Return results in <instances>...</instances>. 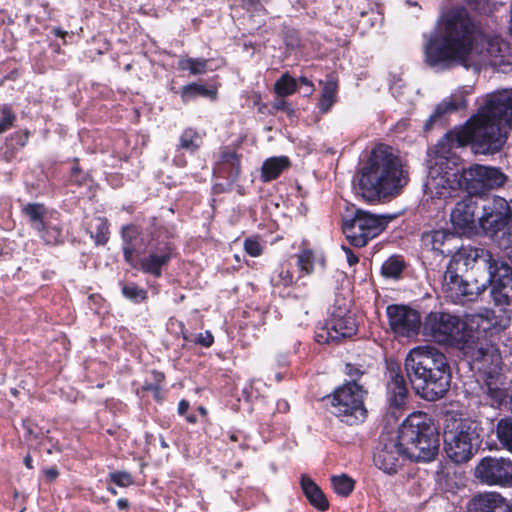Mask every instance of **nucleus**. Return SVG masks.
Returning a JSON list of instances; mask_svg holds the SVG:
<instances>
[{
    "label": "nucleus",
    "mask_w": 512,
    "mask_h": 512,
    "mask_svg": "<svg viewBox=\"0 0 512 512\" xmlns=\"http://www.w3.org/2000/svg\"><path fill=\"white\" fill-rule=\"evenodd\" d=\"M423 335L440 345L458 347L469 360L472 369L484 378L481 387V401L491 407L500 406L508 396L501 371V357L498 349L485 340L465 338L464 322L459 316L443 311H432L422 324Z\"/></svg>",
    "instance_id": "obj_1"
},
{
    "label": "nucleus",
    "mask_w": 512,
    "mask_h": 512,
    "mask_svg": "<svg viewBox=\"0 0 512 512\" xmlns=\"http://www.w3.org/2000/svg\"><path fill=\"white\" fill-rule=\"evenodd\" d=\"M512 117V90L486 95L478 111L464 125L445 134L435 147V155H455L452 150L469 146L474 154H494L505 144L501 122Z\"/></svg>",
    "instance_id": "obj_2"
},
{
    "label": "nucleus",
    "mask_w": 512,
    "mask_h": 512,
    "mask_svg": "<svg viewBox=\"0 0 512 512\" xmlns=\"http://www.w3.org/2000/svg\"><path fill=\"white\" fill-rule=\"evenodd\" d=\"M484 39L463 8L443 14L437 29L427 38L424 46L425 62L433 68L445 69L455 64L469 67L479 62V45Z\"/></svg>",
    "instance_id": "obj_3"
},
{
    "label": "nucleus",
    "mask_w": 512,
    "mask_h": 512,
    "mask_svg": "<svg viewBox=\"0 0 512 512\" xmlns=\"http://www.w3.org/2000/svg\"><path fill=\"white\" fill-rule=\"evenodd\" d=\"M506 180L500 168L481 164L464 168L460 167L458 156L438 154L429 167L424 188L431 199L439 201V206H444L461 190L472 197L482 196L503 186Z\"/></svg>",
    "instance_id": "obj_4"
},
{
    "label": "nucleus",
    "mask_w": 512,
    "mask_h": 512,
    "mask_svg": "<svg viewBox=\"0 0 512 512\" xmlns=\"http://www.w3.org/2000/svg\"><path fill=\"white\" fill-rule=\"evenodd\" d=\"M438 450L439 434L431 418L423 412H413L401 424L398 436L377 450L373 461L379 470L394 475L406 459L431 461Z\"/></svg>",
    "instance_id": "obj_5"
},
{
    "label": "nucleus",
    "mask_w": 512,
    "mask_h": 512,
    "mask_svg": "<svg viewBox=\"0 0 512 512\" xmlns=\"http://www.w3.org/2000/svg\"><path fill=\"white\" fill-rule=\"evenodd\" d=\"M356 191L368 202L398 195L409 181L408 171L392 147L379 144L355 177Z\"/></svg>",
    "instance_id": "obj_6"
},
{
    "label": "nucleus",
    "mask_w": 512,
    "mask_h": 512,
    "mask_svg": "<svg viewBox=\"0 0 512 512\" xmlns=\"http://www.w3.org/2000/svg\"><path fill=\"white\" fill-rule=\"evenodd\" d=\"M405 369L416 394L427 401L445 396L451 372L447 357L431 345L412 348L405 358Z\"/></svg>",
    "instance_id": "obj_7"
},
{
    "label": "nucleus",
    "mask_w": 512,
    "mask_h": 512,
    "mask_svg": "<svg viewBox=\"0 0 512 512\" xmlns=\"http://www.w3.org/2000/svg\"><path fill=\"white\" fill-rule=\"evenodd\" d=\"M122 237L125 261L143 273L160 277L175 250L167 230L154 227L149 235L140 238L136 227L126 226L122 229Z\"/></svg>",
    "instance_id": "obj_8"
},
{
    "label": "nucleus",
    "mask_w": 512,
    "mask_h": 512,
    "mask_svg": "<svg viewBox=\"0 0 512 512\" xmlns=\"http://www.w3.org/2000/svg\"><path fill=\"white\" fill-rule=\"evenodd\" d=\"M482 429L470 419L450 418L444 429V451L455 463L469 461L481 445Z\"/></svg>",
    "instance_id": "obj_9"
},
{
    "label": "nucleus",
    "mask_w": 512,
    "mask_h": 512,
    "mask_svg": "<svg viewBox=\"0 0 512 512\" xmlns=\"http://www.w3.org/2000/svg\"><path fill=\"white\" fill-rule=\"evenodd\" d=\"M365 393L355 379L344 383L327 397L330 401L331 413L348 425L363 422L367 415L364 406Z\"/></svg>",
    "instance_id": "obj_10"
},
{
    "label": "nucleus",
    "mask_w": 512,
    "mask_h": 512,
    "mask_svg": "<svg viewBox=\"0 0 512 512\" xmlns=\"http://www.w3.org/2000/svg\"><path fill=\"white\" fill-rule=\"evenodd\" d=\"M385 225L380 216L358 209L352 217L343 219L342 230L352 246L362 248L376 238Z\"/></svg>",
    "instance_id": "obj_11"
},
{
    "label": "nucleus",
    "mask_w": 512,
    "mask_h": 512,
    "mask_svg": "<svg viewBox=\"0 0 512 512\" xmlns=\"http://www.w3.org/2000/svg\"><path fill=\"white\" fill-rule=\"evenodd\" d=\"M474 477L487 486L512 487V461L504 457H483L474 468Z\"/></svg>",
    "instance_id": "obj_12"
},
{
    "label": "nucleus",
    "mask_w": 512,
    "mask_h": 512,
    "mask_svg": "<svg viewBox=\"0 0 512 512\" xmlns=\"http://www.w3.org/2000/svg\"><path fill=\"white\" fill-rule=\"evenodd\" d=\"M357 332V323L354 316L347 310L338 308L326 323L315 334L318 343H329L350 338Z\"/></svg>",
    "instance_id": "obj_13"
},
{
    "label": "nucleus",
    "mask_w": 512,
    "mask_h": 512,
    "mask_svg": "<svg viewBox=\"0 0 512 512\" xmlns=\"http://www.w3.org/2000/svg\"><path fill=\"white\" fill-rule=\"evenodd\" d=\"M459 270L447 267L442 280V292L453 303L472 301L485 290V285L469 283L459 274Z\"/></svg>",
    "instance_id": "obj_14"
},
{
    "label": "nucleus",
    "mask_w": 512,
    "mask_h": 512,
    "mask_svg": "<svg viewBox=\"0 0 512 512\" xmlns=\"http://www.w3.org/2000/svg\"><path fill=\"white\" fill-rule=\"evenodd\" d=\"M488 274L494 303L498 306L510 305L512 303V267L497 258L493 264H490Z\"/></svg>",
    "instance_id": "obj_15"
},
{
    "label": "nucleus",
    "mask_w": 512,
    "mask_h": 512,
    "mask_svg": "<svg viewBox=\"0 0 512 512\" xmlns=\"http://www.w3.org/2000/svg\"><path fill=\"white\" fill-rule=\"evenodd\" d=\"M478 202L470 195L457 201L450 213V222L454 231L460 235H473L477 232Z\"/></svg>",
    "instance_id": "obj_16"
},
{
    "label": "nucleus",
    "mask_w": 512,
    "mask_h": 512,
    "mask_svg": "<svg viewBox=\"0 0 512 512\" xmlns=\"http://www.w3.org/2000/svg\"><path fill=\"white\" fill-rule=\"evenodd\" d=\"M387 316L392 331L399 336H415L423 324L419 312L405 305L388 306Z\"/></svg>",
    "instance_id": "obj_17"
},
{
    "label": "nucleus",
    "mask_w": 512,
    "mask_h": 512,
    "mask_svg": "<svg viewBox=\"0 0 512 512\" xmlns=\"http://www.w3.org/2000/svg\"><path fill=\"white\" fill-rule=\"evenodd\" d=\"M477 260H481L488 271L490 264H493L497 258H495L491 252L483 248L461 246L452 255L447 267L464 271L472 267Z\"/></svg>",
    "instance_id": "obj_18"
},
{
    "label": "nucleus",
    "mask_w": 512,
    "mask_h": 512,
    "mask_svg": "<svg viewBox=\"0 0 512 512\" xmlns=\"http://www.w3.org/2000/svg\"><path fill=\"white\" fill-rule=\"evenodd\" d=\"M504 497L497 492H484L474 495L467 503V512H507Z\"/></svg>",
    "instance_id": "obj_19"
},
{
    "label": "nucleus",
    "mask_w": 512,
    "mask_h": 512,
    "mask_svg": "<svg viewBox=\"0 0 512 512\" xmlns=\"http://www.w3.org/2000/svg\"><path fill=\"white\" fill-rule=\"evenodd\" d=\"M486 54L492 66L505 71L512 68V47L500 38H493L487 42Z\"/></svg>",
    "instance_id": "obj_20"
},
{
    "label": "nucleus",
    "mask_w": 512,
    "mask_h": 512,
    "mask_svg": "<svg viewBox=\"0 0 512 512\" xmlns=\"http://www.w3.org/2000/svg\"><path fill=\"white\" fill-rule=\"evenodd\" d=\"M240 155L229 147L220 151L219 160L214 169L221 177L236 181L241 173Z\"/></svg>",
    "instance_id": "obj_21"
},
{
    "label": "nucleus",
    "mask_w": 512,
    "mask_h": 512,
    "mask_svg": "<svg viewBox=\"0 0 512 512\" xmlns=\"http://www.w3.org/2000/svg\"><path fill=\"white\" fill-rule=\"evenodd\" d=\"M470 91L466 87H461L453 92L449 97L443 99L435 108L434 113L429 117L428 125H432L440 120L445 114L455 112L466 106V95Z\"/></svg>",
    "instance_id": "obj_22"
},
{
    "label": "nucleus",
    "mask_w": 512,
    "mask_h": 512,
    "mask_svg": "<svg viewBox=\"0 0 512 512\" xmlns=\"http://www.w3.org/2000/svg\"><path fill=\"white\" fill-rule=\"evenodd\" d=\"M300 484L304 495L312 506L320 511H326L328 509L329 503L327 498L311 478L303 475Z\"/></svg>",
    "instance_id": "obj_23"
},
{
    "label": "nucleus",
    "mask_w": 512,
    "mask_h": 512,
    "mask_svg": "<svg viewBox=\"0 0 512 512\" xmlns=\"http://www.w3.org/2000/svg\"><path fill=\"white\" fill-rule=\"evenodd\" d=\"M289 166L290 161L286 156L270 157L266 159L261 167L262 181L270 182L277 179Z\"/></svg>",
    "instance_id": "obj_24"
},
{
    "label": "nucleus",
    "mask_w": 512,
    "mask_h": 512,
    "mask_svg": "<svg viewBox=\"0 0 512 512\" xmlns=\"http://www.w3.org/2000/svg\"><path fill=\"white\" fill-rule=\"evenodd\" d=\"M407 394L408 391L403 376L393 374L391 380L387 383L389 403L394 407H401L405 404Z\"/></svg>",
    "instance_id": "obj_25"
},
{
    "label": "nucleus",
    "mask_w": 512,
    "mask_h": 512,
    "mask_svg": "<svg viewBox=\"0 0 512 512\" xmlns=\"http://www.w3.org/2000/svg\"><path fill=\"white\" fill-rule=\"evenodd\" d=\"M481 322L486 321L487 326L483 330L500 331L506 329L510 324V316L506 310L499 309L498 311L485 309L482 313L476 316Z\"/></svg>",
    "instance_id": "obj_26"
},
{
    "label": "nucleus",
    "mask_w": 512,
    "mask_h": 512,
    "mask_svg": "<svg viewBox=\"0 0 512 512\" xmlns=\"http://www.w3.org/2000/svg\"><path fill=\"white\" fill-rule=\"evenodd\" d=\"M337 91V80L333 77H328L323 83V89L318 103V107L322 113H327L335 104Z\"/></svg>",
    "instance_id": "obj_27"
},
{
    "label": "nucleus",
    "mask_w": 512,
    "mask_h": 512,
    "mask_svg": "<svg viewBox=\"0 0 512 512\" xmlns=\"http://www.w3.org/2000/svg\"><path fill=\"white\" fill-rule=\"evenodd\" d=\"M86 230L96 244L103 245L108 241L109 229L106 219L94 217L86 223Z\"/></svg>",
    "instance_id": "obj_28"
},
{
    "label": "nucleus",
    "mask_w": 512,
    "mask_h": 512,
    "mask_svg": "<svg viewBox=\"0 0 512 512\" xmlns=\"http://www.w3.org/2000/svg\"><path fill=\"white\" fill-rule=\"evenodd\" d=\"M198 96L215 100L217 98V90L215 88H207L206 86L197 83L185 85L181 90V98L183 102H188Z\"/></svg>",
    "instance_id": "obj_29"
},
{
    "label": "nucleus",
    "mask_w": 512,
    "mask_h": 512,
    "mask_svg": "<svg viewBox=\"0 0 512 512\" xmlns=\"http://www.w3.org/2000/svg\"><path fill=\"white\" fill-rule=\"evenodd\" d=\"M24 213L28 216L31 226L35 230H43L44 223L48 220L45 207L41 204H27Z\"/></svg>",
    "instance_id": "obj_30"
},
{
    "label": "nucleus",
    "mask_w": 512,
    "mask_h": 512,
    "mask_svg": "<svg viewBox=\"0 0 512 512\" xmlns=\"http://www.w3.org/2000/svg\"><path fill=\"white\" fill-rule=\"evenodd\" d=\"M449 236L444 230H433L424 233L421 241L425 248L443 253L442 247Z\"/></svg>",
    "instance_id": "obj_31"
},
{
    "label": "nucleus",
    "mask_w": 512,
    "mask_h": 512,
    "mask_svg": "<svg viewBox=\"0 0 512 512\" xmlns=\"http://www.w3.org/2000/svg\"><path fill=\"white\" fill-rule=\"evenodd\" d=\"M496 436L502 447L512 453V417L502 418L498 421Z\"/></svg>",
    "instance_id": "obj_32"
},
{
    "label": "nucleus",
    "mask_w": 512,
    "mask_h": 512,
    "mask_svg": "<svg viewBox=\"0 0 512 512\" xmlns=\"http://www.w3.org/2000/svg\"><path fill=\"white\" fill-rule=\"evenodd\" d=\"M405 268V262L401 256L393 255L389 257L381 267V273L386 278L397 279L401 276Z\"/></svg>",
    "instance_id": "obj_33"
},
{
    "label": "nucleus",
    "mask_w": 512,
    "mask_h": 512,
    "mask_svg": "<svg viewBox=\"0 0 512 512\" xmlns=\"http://www.w3.org/2000/svg\"><path fill=\"white\" fill-rule=\"evenodd\" d=\"M298 82L288 73L283 74L274 84V91L278 97L284 98L297 90Z\"/></svg>",
    "instance_id": "obj_34"
},
{
    "label": "nucleus",
    "mask_w": 512,
    "mask_h": 512,
    "mask_svg": "<svg viewBox=\"0 0 512 512\" xmlns=\"http://www.w3.org/2000/svg\"><path fill=\"white\" fill-rule=\"evenodd\" d=\"M202 138L200 134L192 128L185 129L179 139L178 147L181 149L195 152L201 145Z\"/></svg>",
    "instance_id": "obj_35"
},
{
    "label": "nucleus",
    "mask_w": 512,
    "mask_h": 512,
    "mask_svg": "<svg viewBox=\"0 0 512 512\" xmlns=\"http://www.w3.org/2000/svg\"><path fill=\"white\" fill-rule=\"evenodd\" d=\"M208 60L203 58H184L179 61V68L188 70L192 75L206 73Z\"/></svg>",
    "instance_id": "obj_36"
},
{
    "label": "nucleus",
    "mask_w": 512,
    "mask_h": 512,
    "mask_svg": "<svg viewBox=\"0 0 512 512\" xmlns=\"http://www.w3.org/2000/svg\"><path fill=\"white\" fill-rule=\"evenodd\" d=\"M331 482L335 493L343 497L350 495L355 486L354 480L344 474L333 476Z\"/></svg>",
    "instance_id": "obj_37"
},
{
    "label": "nucleus",
    "mask_w": 512,
    "mask_h": 512,
    "mask_svg": "<svg viewBox=\"0 0 512 512\" xmlns=\"http://www.w3.org/2000/svg\"><path fill=\"white\" fill-rule=\"evenodd\" d=\"M40 237L47 244H56L59 242L61 237V229L58 224L53 223L50 219H48L44 223L43 230H36Z\"/></svg>",
    "instance_id": "obj_38"
},
{
    "label": "nucleus",
    "mask_w": 512,
    "mask_h": 512,
    "mask_svg": "<svg viewBox=\"0 0 512 512\" xmlns=\"http://www.w3.org/2000/svg\"><path fill=\"white\" fill-rule=\"evenodd\" d=\"M297 266L301 273L308 275L314 269V254L310 249H303L297 255Z\"/></svg>",
    "instance_id": "obj_39"
},
{
    "label": "nucleus",
    "mask_w": 512,
    "mask_h": 512,
    "mask_svg": "<svg viewBox=\"0 0 512 512\" xmlns=\"http://www.w3.org/2000/svg\"><path fill=\"white\" fill-rule=\"evenodd\" d=\"M271 283L274 286L287 287L293 283V275L287 267L280 266L273 272Z\"/></svg>",
    "instance_id": "obj_40"
},
{
    "label": "nucleus",
    "mask_w": 512,
    "mask_h": 512,
    "mask_svg": "<svg viewBox=\"0 0 512 512\" xmlns=\"http://www.w3.org/2000/svg\"><path fill=\"white\" fill-rule=\"evenodd\" d=\"M123 295L135 303L143 302L147 299V291L136 284H127L122 288Z\"/></svg>",
    "instance_id": "obj_41"
},
{
    "label": "nucleus",
    "mask_w": 512,
    "mask_h": 512,
    "mask_svg": "<svg viewBox=\"0 0 512 512\" xmlns=\"http://www.w3.org/2000/svg\"><path fill=\"white\" fill-rule=\"evenodd\" d=\"M109 479L112 483L119 487H128L133 484V478L130 473L126 471H114L109 474Z\"/></svg>",
    "instance_id": "obj_42"
},
{
    "label": "nucleus",
    "mask_w": 512,
    "mask_h": 512,
    "mask_svg": "<svg viewBox=\"0 0 512 512\" xmlns=\"http://www.w3.org/2000/svg\"><path fill=\"white\" fill-rule=\"evenodd\" d=\"M244 249L252 257H258L262 254L263 247L257 238H247L244 241Z\"/></svg>",
    "instance_id": "obj_43"
},
{
    "label": "nucleus",
    "mask_w": 512,
    "mask_h": 512,
    "mask_svg": "<svg viewBox=\"0 0 512 512\" xmlns=\"http://www.w3.org/2000/svg\"><path fill=\"white\" fill-rule=\"evenodd\" d=\"M0 112H1V120L0 121L4 122L5 125L7 124L10 127H12L13 122L16 117H15L14 113L12 112L11 108L7 105H4L1 107Z\"/></svg>",
    "instance_id": "obj_44"
},
{
    "label": "nucleus",
    "mask_w": 512,
    "mask_h": 512,
    "mask_svg": "<svg viewBox=\"0 0 512 512\" xmlns=\"http://www.w3.org/2000/svg\"><path fill=\"white\" fill-rule=\"evenodd\" d=\"M214 342V337L210 331H205L204 333H200L196 339V343L208 348Z\"/></svg>",
    "instance_id": "obj_45"
},
{
    "label": "nucleus",
    "mask_w": 512,
    "mask_h": 512,
    "mask_svg": "<svg viewBox=\"0 0 512 512\" xmlns=\"http://www.w3.org/2000/svg\"><path fill=\"white\" fill-rule=\"evenodd\" d=\"M261 2H262V0H242L243 6L248 11H256V12H260L263 10Z\"/></svg>",
    "instance_id": "obj_46"
},
{
    "label": "nucleus",
    "mask_w": 512,
    "mask_h": 512,
    "mask_svg": "<svg viewBox=\"0 0 512 512\" xmlns=\"http://www.w3.org/2000/svg\"><path fill=\"white\" fill-rule=\"evenodd\" d=\"M342 250L349 266H354L359 262V257L349 247L343 245Z\"/></svg>",
    "instance_id": "obj_47"
},
{
    "label": "nucleus",
    "mask_w": 512,
    "mask_h": 512,
    "mask_svg": "<svg viewBox=\"0 0 512 512\" xmlns=\"http://www.w3.org/2000/svg\"><path fill=\"white\" fill-rule=\"evenodd\" d=\"M272 107L276 110H280V111H287V112H292L293 110L289 107V104L287 101H285L283 98L279 97V99H276L273 104H272Z\"/></svg>",
    "instance_id": "obj_48"
},
{
    "label": "nucleus",
    "mask_w": 512,
    "mask_h": 512,
    "mask_svg": "<svg viewBox=\"0 0 512 512\" xmlns=\"http://www.w3.org/2000/svg\"><path fill=\"white\" fill-rule=\"evenodd\" d=\"M345 372L351 378L359 377L362 374V372L359 370V368H357L351 364L346 365Z\"/></svg>",
    "instance_id": "obj_49"
},
{
    "label": "nucleus",
    "mask_w": 512,
    "mask_h": 512,
    "mask_svg": "<svg viewBox=\"0 0 512 512\" xmlns=\"http://www.w3.org/2000/svg\"><path fill=\"white\" fill-rule=\"evenodd\" d=\"M276 409L280 413H286V412L289 411L290 406H289V403L286 400L281 399V400H279L277 402Z\"/></svg>",
    "instance_id": "obj_50"
},
{
    "label": "nucleus",
    "mask_w": 512,
    "mask_h": 512,
    "mask_svg": "<svg viewBox=\"0 0 512 512\" xmlns=\"http://www.w3.org/2000/svg\"><path fill=\"white\" fill-rule=\"evenodd\" d=\"M299 82L308 88V91L306 93L307 95L312 94L314 88L312 82L309 79H307L306 77H300Z\"/></svg>",
    "instance_id": "obj_51"
},
{
    "label": "nucleus",
    "mask_w": 512,
    "mask_h": 512,
    "mask_svg": "<svg viewBox=\"0 0 512 512\" xmlns=\"http://www.w3.org/2000/svg\"><path fill=\"white\" fill-rule=\"evenodd\" d=\"M44 473L46 477L51 481L56 479L59 475L58 470L55 467L44 470Z\"/></svg>",
    "instance_id": "obj_52"
},
{
    "label": "nucleus",
    "mask_w": 512,
    "mask_h": 512,
    "mask_svg": "<svg viewBox=\"0 0 512 512\" xmlns=\"http://www.w3.org/2000/svg\"><path fill=\"white\" fill-rule=\"evenodd\" d=\"M188 409H189V402L184 399L181 400L178 404V413L180 415H184Z\"/></svg>",
    "instance_id": "obj_53"
},
{
    "label": "nucleus",
    "mask_w": 512,
    "mask_h": 512,
    "mask_svg": "<svg viewBox=\"0 0 512 512\" xmlns=\"http://www.w3.org/2000/svg\"><path fill=\"white\" fill-rule=\"evenodd\" d=\"M128 506H129V503H128V501L126 499L120 498V499L117 500V507L119 509H127Z\"/></svg>",
    "instance_id": "obj_54"
},
{
    "label": "nucleus",
    "mask_w": 512,
    "mask_h": 512,
    "mask_svg": "<svg viewBox=\"0 0 512 512\" xmlns=\"http://www.w3.org/2000/svg\"><path fill=\"white\" fill-rule=\"evenodd\" d=\"M469 4L475 5V8H480L482 3L488 2V0H465Z\"/></svg>",
    "instance_id": "obj_55"
},
{
    "label": "nucleus",
    "mask_w": 512,
    "mask_h": 512,
    "mask_svg": "<svg viewBox=\"0 0 512 512\" xmlns=\"http://www.w3.org/2000/svg\"><path fill=\"white\" fill-rule=\"evenodd\" d=\"M24 464L25 466L28 468V469H32L33 466H32V458L30 455H26L25 458H24Z\"/></svg>",
    "instance_id": "obj_56"
},
{
    "label": "nucleus",
    "mask_w": 512,
    "mask_h": 512,
    "mask_svg": "<svg viewBox=\"0 0 512 512\" xmlns=\"http://www.w3.org/2000/svg\"><path fill=\"white\" fill-rule=\"evenodd\" d=\"M53 32H54V35L59 36V37H64L66 35V32L62 31L60 28H54Z\"/></svg>",
    "instance_id": "obj_57"
},
{
    "label": "nucleus",
    "mask_w": 512,
    "mask_h": 512,
    "mask_svg": "<svg viewBox=\"0 0 512 512\" xmlns=\"http://www.w3.org/2000/svg\"><path fill=\"white\" fill-rule=\"evenodd\" d=\"M11 127L9 125H5L4 122L0 121V134L4 133L5 131H7L8 129H10Z\"/></svg>",
    "instance_id": "obj_58"
},
{
    "label": "nucleus",
    "mask_w": 512,
    "mask_h": 512,
    "mask_svg": "<svg viewBox=\"0 0 512 512\" xmlns=\"http://www.w3.org/2000/svg\"><path fill=\"white\" fill-rule=\"evenodd\" d=\"M186 420L190 423H195L196 417L194 415H188V416H186Z\"/></svg>",
    "instance_id": "obj_59"
},
{
    "label": "nucleus",
    "mask_w": 512,
    "mask_h": 512,
    "mask_svg": "<svg viewBox=\"0 0 512 512\" xmlns=\"http://www.w3.org/2000/svg\"><path fill=\"white\" fill-rule=\"evenodd\" d=\"M109 492L113 495L117 494V491L114 488H108Z\"/></svg>",
    "instance_id": "obj_60"
},
{
    "label": "nucleus",
    "mask_w": 512,
    "mask_h": 512,
    "mask_svg": "<svg viewBox=\"0 0 512 512\" xmlns=\"http://www.w3.org/2000/svg\"><path fill=\"white\" fill-rule=\"evenodd\" d=\"M161 446L162 447H167V444H166V442L164 440L161 441Z\"/></svg>",
    "instance_id": "obj_61"
},
{
    "label": "nucleus",
    "mask_w": 512,
    "mask_h": 512,
    "mask_svg": "<svg viewBox=\"0 0 512 512\" xmlns=\"http://www.w3.org/2000/svg\"><path fill=\"white\" fill-rule=\"evenodd\" d=\"M506 123H509V124H511V125H512V117H511V118H509V119H506Z\"/></svg>",
    "instance_id": "obj_62"
},
{
    "label": "nucleus",
    "mask_w": 512,
    "mask_h": 512,
    "mask_svg": "<svg viewBox=\"0 0 512 512\" xmlns=\"http://www.w3.org/2000/svg\"><path fill=\"white\" fill-rule=\"evenodd\" d=\"M199 410H200V412H201L202 414H205V413H206L205 409H204V408H202V407H201Z\"/></svg>",
    "instance_id": "obj_63"
}]
</instances>
